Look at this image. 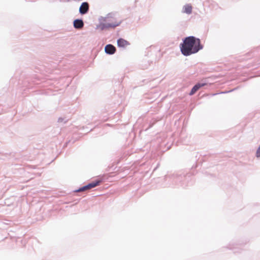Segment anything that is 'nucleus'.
<instances>
[{
    "label": "nucleus",
    "mask_w": 260,
    "mask_h": 260,
    "mask_svg": "<svg viewBox=\"0 0 260 260\" xmlns=\"http://www.w3.org/2000/svg\"><path fill=\"white\" fill-rule=\"evenodd\" d=\"M179 47L182 55L185 56H190L197 53L203 48L199 38L190 36L186 37L182 39Z\"/></svg>",
    "instance_id": "obj_1"
},
{
    "label": "nucleus",
    "mask_w": 260,
    "mask_h": 260,
    "mask_svg": "<svg viewBox=\"0 0 260 260\" xmlns=\"http://www.w3.org/2000/svg\"><path fill=\"white\" fill-rule=\"evenodd\" d=\"M190 173L177 172L168 173L164 178V187L180 186L185 187L188 185L190 177Z\"/></svg>",
    "instance_id": "obj_2"
},
{
    "label": "nucleus",
    "mask_w": 260,
    "mask_h": 260,
    "mask_svg": "<svg viewBox=\"0 0 260 260\" xmlns=\"http://www.w3.org/2000/svg\"><path fill=\"white\" fill-rule=\"evenodd\" d=\"M102 180L96 179L91 182L88 183L86 185H85L82 187H79L78 189L75 190L74 192H81L83 191H85L86 190H88L93 188L95 187L96 186L99 185L101 183Z\"/></svg>",
    "instance_id": "obj_3"
},
{
    "label": "nucleus",
    "mask_w": 260,
    "mask_h": 260,
    "mask_svg": "<svg viewBox=\"0 0 260 260\" xmlns=\"http://www.w3.org/2000/svg\"><path fill=\"white\" fill-rule=\"evenodd\" d=\"M121 23V21H115L114 22L112 23H100L99 25H98L96 27V28H100L101 30H103L105 29L106 28H108L110 27L114 28L116 27L119 26L120 24Z\"/></svg>",
    "instance_id": "obj_4"
},
{
    "label": "nucleus",
    "mask_w": 260,
    "mask_h": 260,
    "mask_svg": "<svg viewBox=\"0 0 260 260\" xmlns=\"http://www.w3.org/2000/svg\"><path fill=\"white\" fill-rule=\"evenodd\" d=\"M89 5L88 3L84 2L81 3L79 7V12L81 15H83L87 14L89 12Z\"/></svg>",
    "instance_id": "obj_5"
},
{
    "label": "nucleus",
    "mask_w": 260,
    "mask_h": 260,
    "mask_svg": "<svg viewBox=\"0 0 260 260\" xmlns=\"http://www.w3.org/2000/svg\"><path fill=\"white\" fill-rule=\"evenodd\" d=\"M207 85V83L205 82H198L196 84L191 88V90L189 93V95H192L196 93V92L199 90L201 87Z\"/></svg>",
    "instance_id": "obj_6"
},
{
    "label": "nucleus",
    "mask_w": 260,
    "mask_h": 260,
    "mask_svg": "<svg viewBox=\"0 0 260 260\" xmlns=\"http://www.w3.org/2000/svg\"><path fill=\"white\" fill-rule=\"evenodd\" d=\"M116 51V47L112 44H109L105 47V52L107 54L113 55Z\"/></svg>",
    "instance_id": "obj_7"
},
{
    "label": "nucleus",
    "mask_w": 260,
    "mask_h": 260,
    "mask_svg": "<svg viewBox=\"0 0 260 260\" xmlns=\"http://www.w3.org/2000/svg\"><path fill=\"white\" fill-rule=\"evenodd\" d=\"M73 26L75 28L79 29L83 27L84 22L82 19L78 18L73 21Z\"/></svg>",
    "instance_id": "obj_8"
},
{
    "label": "nucleus",
    "mask_w": 260,
    "mask_h": 260,
    "mask_svg": "<svg viewBox=\"0 0 260 260\" xmlns=\"http://www.w3.org/2000/svg\"><path fill=\"white\" fill-rule=\"evenodd\" d=\"M117 46L119 48H124L126 46L130 45L129 42L121 38L117 39Z\"/></svg>",
    "instance_id": "obj_9"
},
{
    "label": "nucleus",
    "mask_w": 260,
    "mask_h": 260,
    "mask_svg": "<svg viewBox=\"0 0 260 260\" xmlns=\"http://www.w3.org/2000/svg\"><path fill=\"white\" fill-rule=\"evenodd\" d=\"M153 63V61L147 59H143L141 64V68L143 70L148 69L151 64Z\"/></svg>",
    "instance_id": "obj_10"
},
{
    "label": "nucleus",
    "mask_w": 260,
    "mask_h": 260,
    "mask_svg": "<svg viewBox=\"0 0 260 260\" xmlns=\"http://www.w3.org/2000/svg\"><path fill=\"white\" fill-rule=\"evenodd\" d=\"M192 6L190 4H186L183 7V12L187 14H190L192 12Z\"/></svg>",
    "instance_id": "obj_11"
},
{
    "label": "nucleus",
    "mask_w": 260,
    "mask_h": 260,
    "mask_svg": "<svg viewBox=\"0 0 260 260\" xmlns=\"http://www.w3.org/2000/svg\"><path fill=\"white\" fill-rule=\"evenodd\" d=\"M228 248L232 250L234 253L240 252V250L242 249L241 247H234L233 245H232L231 244H229V247Z\"/></svg>",
    "instance_id": "obj_12"
},
{
    "label": "nucleus",
    "mask_w": 260,
    "mask_h": 260,
    "mask_svg": "<svg viewBox=\"0 0 260 260\" xmlns=\"http://www.w3.org/2000/svg\"><path fill=\"white\" fill-rule=\"evenodd\" d=\"M115 16V13H108L106 17L104 18V21H110L109 20V18H113Z\"/></svg>",
    "instance_id": "obj_13"
},
{
    "label": "nucleus",
    "mask_w": 260,
    "mask_h": 260,
    "mask_svg": "<svg viewBox=\"0 0 260 260\" xmlns=\"http://www.w3.org/2000/svg\"><path fill=\"white\" fill-rule=\"evenodd\" d=\"M156 121H157V120L155 119H154V118L152 119L150 121V122L148 124V126L146 128V130H147L148 129L152 127L153 125L156 122Z\"/></svg>",
    "instance_id": "obj_14"
},
{
    "label": "nucleus",
    "mask_w": 260,
    "mask_h": 260,
    "mask_svg": "<svg viewBox=\"0 0 260 260\" xmlns=\"http://www.w3.org/2000/svg\"><path fill=\"white\" fill-rule=\"evenodd\" d=\"M67 121V120H66V118H62V117H59L58 119V122H63V123H66Z\"/></svg>",
    "instance_id": "obj_15"
},
{
    "label": "nucleus",
    "mask_w": 260,
    "mask_h": 260,
    "mask_svg": "<svg viewBox=\"0 0 260 260\" xmlns=\"http://www.w3.org/2000/svg\"><path fill=\"white\" fill-rule=\"evenodd\" d=\"M255 155L257 157H260V145L256 150Z\"/></svg>",
    "instance_id": "obj_16"
},
{
    "label": "nucleus",
    "mask_w": 260,
    "mask_h": 260,
    "mask_svg": "<svg viewBox=\"0 0 260 260\" xmlns=\"http://www.w3.org/2000/svg\"><path fill=\"white\" fill-rule=\"evenodd\" d=\"M236 88H234V89H233L232 90H229V91H226L222 92H221L220 93H229V92H232V91H234V90H236Z\"/></svg>",
    "instance_id": "obj_17"
},
{
    "label": "nucleus",
    "mask_w": 260,
    "mask_h": 260,
    "mask_svg": "<svg viewBox=\"0 0 260 260\" xmlns=\"http://www.w3.org/2000/svg\"><path fill=\"white\" fill-rule=\"evenodd\" d=\"M26 1H27V2H35L36 0H26Z\"/></svg>",
    "instance_id": "obj_18"
},
{
    "label": "nucleus",
    "mask_w": 260,
    "mask_h": 260,
    "mask_svg": "<svg viewBox=\"0 0 260 260\" xmlns=\"http://www.w3.org/2000/svg\"><path fill=\"white\" fill-rule=\"evenodd\" d=\"M217 93H215V94H213V95H216Z\"/></svg>",
    "instance_id": "obj_19"
},
{
    "label": "nucleus",
    "mask_w": 260,
    "mask_h": 260,
    "mask_svg": "<svg viewBox=\"0 0 260 260\" xmlns=\"http://www.w3.org/2000/svg\"><path fill=\"white\" fill-rule=\"evenodd\" d=\"M70 0H66V2H69Z\"/></svg>",
    "instance_id": "obj_20"
}]
</instances>
